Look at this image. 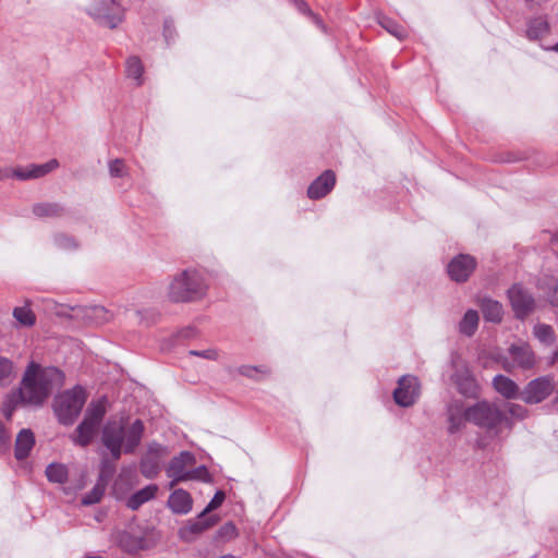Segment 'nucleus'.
Here are the masks:
<instances>
[{
    "instance_id": "nucleus-1",
    "label": "nucleus",
    "mask_w": 558,
    "mask_h": 558,
    "mask_svg": "<svg viewBox=\"0 0 558 558\" xmlns=\"http://www.w3.org/2000/svg\"><path fill=\"white\" fill-rule=\"evenodd\" d=\"M145 426L136 418L130 421L121 416L110 418L101 430V442L109 450L114 460L120 459L122 453H132L140 446Z\"/></svg>"
},
{
    "instance_id": "nucleus-2",
    "label": "nucleus",
    "mask_w": 558,
    "mask_h": 558,
    "mask_svg": "<svg viewBox=\"0 0 558 558\" xmlns=\"http://www.w3.org/2000/svg\"><path fill=\"white\" fill-rule=\"evenodd\" d=\"M63 376L56 367H41L31 362L24 373L20 397L24 403L40 405L49 397L54 385L62 383Z\"/></svg>"
},
{
    "instance_id": "nucleus-3",
    "label": "nucleus",
    "mask_w": 558,
    "mask_h": 558,
    "mask_svg": "<svg viewBox=\"0 0 558 558\" xmlns=\"http://www.w3.org/2000/svg\"><path fill=\"white\" fill-rule=\"evenodd\" d=\"M466 420L485 429L488 436L494 438L500 435L502 426L510 429L513 424L506 412L488 401H480L466 408Z\"/></svg>"
},
{
    "instance_id": "nucleus-4",
    "label": "nucleus",
    "mask_w": 558,
    "mask_h": 558,
    "mask_svg": "<svg viewBox=\"0 0 558 558\" xmlns=\"http://www.w3.org/2000/svg\"><path fill=\"white\" fill-rule=\"evenodd\" d=\"M207 290L204 277L196 269H185L169 282L167 296L171 302H191L201 299Z\"/></svg>"
},
{
    "instance_id": "nucleus-5",
    "label": "nucleus",
    "mask_w": 558,
    "mask_h": 558,
    "mask_svg": "<svg viewBox=\"0 0 558 558\" xmlns=\"http://www.w3.org/2000/svg\"><path fill=\"white\" fill-rule=\"evenodd\" d=\"M78 8L100 26L116 28L125 17L121 0H80Z\"/></svg>"
},
{
    "instance_id": "nucleus-6",
    "label": "nucleus",
    "mask_w": 558,
    "mask_h": 558,
    "mask_svg": "<svg viewBox=\"0 0 558 558\" xmlns=\"http://www.w3.org/2000/svg\"><path fill=\"white\" fill-rule=\"evenodd\" d=\"M87 395L81 386L65 390L54 398L53 410L63 425H71L81 413Z\"/></svg>"
},
{
    "instance_id": "nucleus-7",
    "label": "nucleus",
    "mask_w": 558,
    "mask_h": 558,
    "mask_svg": "<svg viewBox=\"0 0 558 558\" xmlns=\"http://www.w3.org/2000/svg\"><path fill=\"white\" fill-rule=\"evenodd\" d=\"M106 411V399L90 402L86 409L84 420L71 436L72 441L81 447L88 446L96 436Z\"/></svg>"
},
{
    "instance_id": "nucleus-8",
    "label": "nucleus",
    "mask_w": 558,
    "mask_h": 558,
    "mask_svg": "<svg viewBox=\"0 0 558 558\" xmlns=\"http://www.w3.org/2000/svg\"><path fill=\"white\" fill-rule=\"evenodd\" d=\"M498 363L506 372L530 371L536 365V356L526 342H517L509 345L504 354L498 356Z\"/></svg>"
},
{
    "instance_id": "nucleus-9",
    "label": "nucleus",
    "mask_w": 558,
    "mask_h": 558,
    "mask_svg": "<svg viewBox=\"0 0 558 558\" xmlns=\"http://www.w3.org/2000/svg\"><path fill=\"white\" fill-rule=\"evenodd\" d=\"M555 390L554 376H541L531 380L520 393L527 404H537L547 399Z\"/></svg>"
},
{
    "instance_id": "nucleus-10",
    "label": "nucleus",
    "mask_w": 558,
    "mask_h": 558,
    "mask_svg": "<svg viewBox=\"0 0 558 558\" xmlns=\"http://www.w3.org/2000/svg\"><path fill=\"white\" fill-rule=\"evenodd\" d=\"M169 450L166 446L158 442H151L140 462V471L146 478H155L159 471L162 459L168 456Z\"/></svg>"
},
{
    "instance_id": "nucleus-11",
    "label": "nucleus",
    "mask_w": 558,
    "mask_h": 558,
    "mask_svg": "<svg viewBox=\"0 0 558 558\" xmlns=\"http://www.w3.org/2000/svg\"><path fill=\"white\" fill-rule=\"evenodd\" d=\"M508 299L514 315L519 319L525 318L535 307V300L532 294L521 284H513L508 290Z\"/></svg>"
},
{
    "instance_id": "nucleus-12",
    "label": "nucleus",
    "mask_w": 558,
    "mask_h": 558,
    "mask_svg": "<svg viewBox=\"0 0 558 558\" xmlns=\"http://www.w3.org/2000/svg\"><path fill=\"white\" fill-rule=\"evenodd\" d=\"M451 363L453 367L452 380L459 391L465 396L474 395L476 391V381L465 361L458 355H453Z\"/></svg>"
},
{
    "instance_id": "nucleus-13",
    "label": "nucleus",
    "mask_w": 558,
    "mask_h": 558,
    "mask_svg": "<svg viewBox=\"0 0 558 558\" xmlns=\"http://www.w3.org/2000/svg\"><path fill=\"white\" fill-rule=\"evenodd\" d=\"M195 464V457L189 451H182L179 456L173 457L167 469V476L171 478L170 487L172 488L180 482H186L190 469Z\"/></svg>"
},
{
    "instance_id": "nucleus-14",
    "label": "nucleus",
    "mask_w": 558,
    "mask_h": 558,
    "mask_svg": "<svg viewBox=\"0 0 558 558\" xmlns=\"http://www.w3.org/2000/svg\"><path fill=\"white\" fill-rule=\"evenodd\" d=\"M420 396V383L414 376H402L398 381V387L393 391V399L400 407L408 408L413 405Z\"/></svg>"
},
{
    "instance_id": "nucleus-15",
    "label": "nucleus",
    "mask_w": 558,
    "mask_h": 558,
    "mask_svg": "<svg viewBox=\"0 0 558 558\" xmlns=\"http://www.w3.org/2000/svg\"><path fill=\"white\" fill-rule=\"evenodd\" d=\"M59 168L57 159H50L45 163H28L25 166H17L12 172V177L20 181L36 180L46 177Z\"/></svg>"
},
{
    "instance_id": "nucleus-16",
    "label": "nucleus",
    "mask_w": 558,
    "mask_h": 558,
    "mask_svg": "<svg viewBox=\"0 0 558 558\" xmlns=\"http://www.w3.org/2000/svg\"><path fill=\"white\" fill-rule=\"evenodd\" d=\"M476 267V260L468 254H460L448 264V274L456 282H464Z\"/></svg>"
},
{
    "instance_id": "nucleus-17",
    "label": "nucleus",
    "mask_w": 558,
    "mask_h": 558,
    "mask_svg": "<svg viewBox=\"0 0 558 558\" xmlns=\"http://www.w3.org/2000/svg\"><path fill=\"white\" fill-rule=\"evenodd\" d=\"M335 184V173L331 170H326L308 186L307 196L311 199H319L326 196L333 189Z\"/></svg>"
},
{
    "instance_id": "nucleus-18",
    "label": "nucleus",
    "mask_w": 558,
    "mask_h": 558,
    "mask_svg": "<svg viewBox=\"0 0 558 558\" xmlns=\"http://www.w3.org/2000/svg\"><path fill=\"white\" fill-rule=\"evenodd\" d=\"M217 522H218L217 515L201 517V514H199L195 521L191 522L190 524H187L186 526H184L180 530V536L184 541L190 542V541H192V537L194 535H198V534L203 533L204 531L214 526Z\"/></svg>"
},
{
    "instance_id": "nucleus-19",
    "label": "nucleus",
    "mask_w": 558,
    "mask_h": 558,
    "mask_svg": "<svg viewBox=\"0 0 558 558\" xmlns=\"http://www.w3.org/2000/svg\"><path fill=\"white\" fill-rule=\"evenodd\" d=\"M193 500L191 495L184 489H175L168 499V507L173 513L186 514L192 510Z\"/></svg>"
},
{
    "instance_id": "nucleus-20",
    "label": "nucleus",
    "mask_w": 558,
    "mask_h": 558,
    "mask_svg": "<svg viewBox=\"0 0 558 558\" xmlns=\"http://www.w3.org/2000/svg\"><path fill=\"white\" fill-rule=\"evenodd\" d=\"M448 415V432L456 434L463 426L466 420V409L460 402H452L447 408Z\"/></svg>"
},
{
    "instance_id": "nucleus-21",
    "label": "nucleus",
    "mask_w": 558,
    "mask_h": 558,
    "mask_svg": "<svg viewBox=\"0 0 558 558\" xmlns=\"http://www.w3.org/2000/svg\"><path fill=\"white\" fill-rule=\"evenodd\" d=\"M159 488L156 484H149L144 488L135 492L126 499V507L131 510H137L144 504L156 498Z\"/></svg>"
},
{
    "instance_id": "nucleus-22",
    "label": "nucleus",
    "mask_w": 558,
    "mask_h": 558,
    "mask_svg": "<svg viewBox=\"0 0 558 558\" xmlns=\"http://www.w3.org/2000/svg\"><path fill=\"white\" fill-rule=\"evenodd\" d=\"M493 386L498 393L506 399H515L520 397L519 386L505 375H497L493 379Z\"/></svg>"
},
{
    "instance_id": "nucleus-23",
    "label": "nucleus",
    "mask_w": 558,
    "mask_h": 558,
    "mask_svg": "<svg viewBox=\"0 0 558 558\" xmlns=\"http://www.w3.org/2000/svg\"><path fill=\"white\" fill-rule=\"evenodd\" d=\"M35 445V437L31 429H22L16 437L15 441V458L23 460L28 457L31 450Z\"/></svg>"
},
{
    "instance_id": "nucleus-24",
    "label": "nucleus",
    "mask_w": 558,
    "mask_h": 558,
    "mask_svg": "<svg viewBox=\"0 0 558 558\" xmlns=\"http://www.w3.org/2000/svg\"><path fill=\"white\" fill-rule=\"evenodd\" d=\"M480 306L485 320L492 323L501 322L504 315L501 303L493 299L484 298L482 299Z\"/></svg>"
},
{
    "instance_id": "nucleus-25",
    "label": "nucleus",
    "mask_w": 558,
    "mask_h": 558,
    "mask_svg": "<svg viewBox=\"0 0 558 558\" xmlns=\"http://www.w3.org/2000/svg\"><path fill=\"white\" fill-rule=\"evenodd\" d=\"M125 74L134 82L135 86H141L144 83V65L138 57L132 56L126 59Z\"/></svg>"
},
{
    "instance_id": "nucleus-26",
    "label": "nucleus",
    "mask_w": 558,
    "mask_h": 558,
    "mask_svg": "<svg viewBox=\"0 0 558 558\" xmlns=\"http://www.w3.org/2000/svg\"><path fill=\"white\" fill-rule=\"evenodd\" d=\"M82 316L92 324L100 325L109 322L111 315L101 305H92L83 308Z\"/></svg>"
},
{
    "instance_id": "nucleus-27",
    "label": "nucleus",
    "mask_w": 558,
    "mask_h": 558,
    "mask_svg": "<svg viewBox=\"0 0 558 558\" xmlns=\"http://www.w3.org/2000/svg\"><path fill=\"white\" fill-rule=\"evenodd\" d=\"M549 25L544 16L534 17L529 22L526 35L530 39H538L548 33Z\"/></svg>"
},
{
    "instance_id": "nucleus-28",
    "label": "nucleus",
    "mask_w": 558,
    "mask_h": 558,
    "mask_svg": "<svg viewBox=\"0 0 558 558\" xmlns=\"http://www.w3.org/2000/svg\"><path fill=\"white\" fill-rule=\"evenodd\" d=\"M63 213V208L58 203H38L33 206V214L39 218L59 217Z\"/></svg>"
},
{
    "instance_id": "nucleus-29",
    "label": "nucleus",
    "mask_w": 558,
    "mask_h": 558,
    "mask_svg": "<svg viewBox=\"0 0 558 558\" xmlns=\"http://www.w3.org/2000/svg\"><path fill=\"white\" fill-rule=\"evenodd\" d=\"M46 476L51 483L63 484L69 476L68 468L62 463H50L46 468Z\"/></svg>"
},
{
    "instance_id": "nucleus-30",
    "label": "nucleus",
    "mask_w": 558,
    "mask_h": 558,
    "mask_svg": "<svg viewBox=\"0 0 558 558\" xmlns=\"http://www.w3.org/2000/svg\"><path fill=\"white\" fill-rule=\"evenodd\" d=\"M478 326V314L474 310H469L461 322L459 323V330L465 336H472Z\"/></svg>"
},
{
    "instance_id": "nucleus-31",
    "label": "nucleus",
    "mask_w": 558,
    "mask_h": 558,
    "mask_svg": "<svg viewBox=\"0 0 558 558\" xmlns=\"http://www.w3.org/2000/svg\"><path fill=\"white\" fill-rule=\"evenodd\" d=\"M13 317L23 327H31L36 322L35 314L27 305L15 307L13 310Z\"/></svg>"
},
{
    "instance_id": "nucleus-32",
    "label": "nucleus",
    "mask_w": 558,
    "mask_h": 558,
    "mask_svg": "<svg viewBox=\"0 0 558 558\" xmlns=\"http://www.w3.org/2000/svg\"><path fill=\"white\" fill-rule=\"evenodd\" d=\"M120 545L129 553L137 551L145 548V539L136 537L130 533H123L120 536Z\"/></svg>"
},
{
    "instance_id": "nucleus-33",
    "label": "nucleus",
    "mask_w": 558,
    "mask_h": 558,
    "mask_svg": "<svg viewBox=\"0 0 558 558\" xmlns=\"http://www.w3.org/2000/svg\"><path fill=\"white\" fill-rule=\"evenodd\" d=\"M534 336L545 344H551L555 340V331L551 326L537 324L533 328Z\"/></svg>"
},
{
    "instance_id": "nucleus-34",
    "label": "nucleus",
    "mask_w": 558,
    "mask_h": 558,
    "mask_svg": "<svg viewBox=\"0 0 558 558\" xmlns=\"http://www.w3.org/2000/svg\"><path fill=\"white\" fill-rule=\"evenodd\" d=\"M105 493V484L99 481L93 489L82 498L84 506H90L100 501Z\"/></svg>"
},
{
    "instance_id": "nucleus-35",
    "label": "nucleus",
    "mask_w": 558,
    "mask_h": 558,
    "mask_svg": "<svg viewBox=\"0 0 558 558\" xmlns=\"http://www.w3.org/2000/svg\"><path fill=\"white\" fill-rule=\"evenodd\" d=\"M238 373L248 378L258 379L268 374V369L265 366L242 365L238 368Z\"/></svg>"
},
{
    "instance_id": "nucleus-36",
    "label": "nucleus",
    "mask_w": 558,
    "mask_h": 558,
    "mask_svg": "<svg viewBox=\"0 0 558 558\" xmlns=\"http://www.w3.org/2000/svg\"><path fill=\"white\" fill-rule=\"evenodd\" d=\"M238 536V530L232 522H227L217 531L216 538L227 542Z\"/></svg>"
},
{
    "instance_id": "nucleus-37",
    "label": "nucleus",
    "mask_w": 558,
    "mask_h": 558,
    "mask_svg": "<svg viewBox=\"0 0 558 558\" xmlns=\"http://www.w3.org/2000/svg\"><path fill=\"white\" fill-rule=\"evenodd\" d=\"M379 23L388 33H390L395 37L402 39L405 36L404 29L399 24H397L395 21H392L390 19L383 17L379 21Z\"/></svg>"
},
{
    "instance_id": "nucleus-38",
    "label": "nucleus",
    "mask_w": 558,
    "mask_h": 558,
    "mask_svg": "<svg viewBox=\"0 0 558 558\" xmlns=\"http://www.w3.org/2000/svg\"><path fill=\"white\" fill-rule=\"evenodd\" d=\"M53 243L58 248L64 250V251H71V250H75L77 247V243L72 236H69L66 234H61V233L56 234L53 236Z\"/></svg>"
},
{
    "instance_id": "nucleus-39",
    "label": "nucleus",
    "mask_w": 558,
    "mask_h": 558,
    "mask_svg": "<svg viewBox=\"0 0 558 558\" xmlns=\"http://www.w3.org/2000/svg\"><path fill=\"white\" fill-rule=\"evenodd\" d=\"M187 481H201L204 483H208L211 481V476L206 466L201 465L195 469H190V472L186 477Z\"/></svg>"
},
{
    "instance_id": "nucleus-40",
    "label": "nucleus",
    "mask_w": 558,
    "mask_h": 558,
    "mask_svg": "<svg viewBox=\"0 0 558 558\" xmlns=\"http://www.w3.org/2000/svg\"><path fill=\"white\" fill-rule=\"evenodd\" d=\"M13 374V363L0 356V383L10 381Z\"/></svg>"
},
{
    "instance_id": "nucleus-41",
    "label": "nucleus",
    "mask_w": 558,
    "mask_h": 558,
    "mask_svg": "<svg viewBox=\"0 0 558 558\" xmlns=\"http://www.w3.org/2000/svg\"><path fill=\"white\" fill-rule=\"evenodd\" d=\"M225 498H226V495H225V493L222 490L216 492V494L214 495V497L211 498L209 504L201 512V517H204L207 513H209V512L216 510L217 508H219L222 505Z\"/></svg>"
},
{
    "instance_id": "nucleus-42",
    "label": "nucleus",
    "mask_w": 558,
    "mask_h": 558,
    "mask_svg": "<svg viewBox=\"0 0 558 558\" xmlns=\"http://www.w3.org/2000/svg\"><path fill=\"white\" fill-rule=\"evenodd\" d=\"M109 173L112 178L126 175V168L122 159H113L109 162Z\"/></svg>"
},
{
    "instance_id": "nucleus-43",
    "label": "nucleus",
    "mask_w": 558,
    "mask_h": 558,
    "mask_svg": "<svg viewBox=\"0 0 558 558\" xmlns=\"http://www.w3.org/2000/svg\"><path fill=\"white\" fill-rule=\"evenodd\" d=\"M508 414L510 415V420L512 421V418L514 420H523L526 417L527 415V410L520 405V404H517V403H509L508 404Z\"/></svg>"
},
{
    "instance_id": "nucleus-44",
    "label": "nucleus",
    "mask_w": 558,
    "mask_h": 558,
    "mask_svg": "<svg viewBox=\"0 0 558 558\" xmlns=\"http://www.w3.org/2000/svg\"><path fill=\"white\" fill-rule=\"evenodd\" d=\"M189 354L198 356V357H203L206 360H211V361H215L218 359V352L215 349H206V350H201V351L191 350V351H189Z\"/></svg>"
},
{
    "instance_id": "nucleus-45",
    "label": "nucleus",
    "mask_w": 558,
    "mask_h": 558,
    "mask_svg": "<svg viewBox=\"0 0 558 558\" xmlns=\"http://www.w3.org/2000/svg\"><path fill=\"white\" fill-rule=\"evenodd\" d=\"M174 34V26L171 20H166L163 23V36L166 41L168 43Z\"/></svg>"
},
{
    "instance_id": "nucleus-46",
    "label": "nucleus",
    "mask_w": 558,
    "mask_h": 558,
    "mask_svg": "<svg viewBox=\"0 0 558 558\" xmlns=\"http://www.w3.org/2000/svg\"><path fill=\"white\" fill-rule=\"evenodd\" d=\"M548 301L551 305L558 306V279L555 281L553 290L548 293Z\"/></svg>"
},
{
    "instance_id": "nucleus-47",
    "label": "nucleus",
    "mask_w": 558,
    "mask_h": 558,
    "mask_svg": "<svg viewBox=\"0 0 558 558\" xmlns=\"http://www.w3.org/2000/svg\"><path fill=\"white\" fill-rule=\"evenodd\" d=\"M14 168H5V169H0V180H5V179H9V178H13L12 177V172Z\"/></svg>"
},
{
    "instance_id": "nucleus-48",
    "label": "nucleus",
    "mask_w": 558,
    "mask_h": 558,
    "mask_svg": "<svg viewBox=\"0 0 558 558\" xmlns=\"http://www.w3.org/2000/svg\"><path fill=\"white\" fill-rule=\"evenodd\" d=\"M3 413H4V415H5V417H7V418H10V417H11V415H12V410H11V409H4V410H3Z\"/></svg>"
},
{
    "instance_id": "nucleus-49",
    "label": "nucleus",
    "mask_w": 558,
    "mask_h": 558,
    "mask_svg": "<svg viewBox=\"0 0 558 558\" xmlns=\"http://www.w3.org/2000/svg\"><path fill=\"white\" fill-rule=\"evenodd\" d=\"M551 49L558 52V43Z\"/></svg>"
},
{
    "instance_id": "nucleus-50",
    "label": "nucleus",
    "mask_w": 558,
    "mask_h": 558,
    "mask_svg": "<svg viewBox=\"0 0 558 558\" xmlns=\"http://www.w3.org/2000/svg\"><path fill=\"white\" fill-rule=\"evenodd\" d=\"M306 4L304 2H301L300 9H305Z\"/></svg>"
},
{
    "instance_id": "nucleus-51",
    "label": "nucleus",
    "mask_w": 558,
    "mask_h": 558,
    "mask_svg": "<svg viewBox=\"0 0 558 558\" xmlns=\"http://www.w3.org/2000/svg\"><path fill=\"white\" fill-rule=\"evenodd\" d=\"M86 558H104L101 556H87Z\"/></svg>"
},
{
    "instance_id": "nucleus-52",
    "label": "nucleus",
    "mask_w": 558,
    "mask_h": 558,
    "mask_svg": "<svg viewBox=\"0 0 558 558\" xmlns=\"http://www.w3.org/2000/svg\"><path fill=\"white\" fill-rule=\"evenodd\" d=\"M555 407H556V409L558 411V398L555 400Z\"/></svg>"
},
{
    "instance_id": "nucleus-53",
    "label": "nucleus",
    "mask_w": 558,
    "mask_h": 558,
    "mask_svg": "<svg viewBox=\"0 0 558 558\" xmlns=\"http://www.w3.org/2000/svg\"><path fill=\"white\" fill-rule=\"evenodd\" d=\"M315 21H316L317 25H320V20L319 19L315 17Z\"/></svg>"
}]
</instances>
